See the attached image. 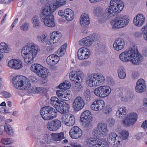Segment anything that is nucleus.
<instances>
[{
    "label": "nucleus",
    "mask_w": 147,
    "mask_h": 147,
    "mask_svg": "<svg viewBox=\"0 0 147 147\" xmlns=\"http://www.w3.org/2000/svg\"><path fill=\"white\" fill-rule=\"evenodd\" d=\"M110 6L105 10V13L103 14V9L100 7H96L94 8V13L97 16L100 17L102 22L105 20L108 19L114 15L115 13L120 12L123 9L124 4L121 0H111Z\"/></svg>",
    "instance_id": "1"
},
{
    "label": "nucleus",
    "mask_w": 147,
    "mask_h": 147,
    "mask_svg": "<svg viewBox=\"0 0 147 147\" xmlns=\"http://www.w3.org/2000/svg\"><path fill=\"white\" fill-rule=\"evenodd\" d=\"M119 58L123 62L131 61L133 64L136 65L140 63L143 59L142 56L138 53L136 46L133 45L121 53Z\"/></svg>",
    "instance_id": "2"
},
{
    "label": "nucleus",
    "mask_w": 147,
    "mask_h": 147,
    "mask_svg": "<svg viewBox=\"0 0 147 147\" xmlns=\"http://www.w3.org/2000/svg\"><path fill=\"white\" fill-rule=\"evenodd\" d=\"M38 49V46L33 42L28 43L24 46L21 54L24 62L28 64L33 63V59L37 55Z\"/></svg>",
    "instance_id": "3"
},
{
    "label": "nucleus",
    "mask_w": 147,
    "mask_h": 147,
    "mask_svg": "<svg viewBox=\"0 0 147 147\" xmlns=\"http://www.w3.org/2000/svg\"><path fill=\"white\" fill-rule=\"evenodd\" d=\"M52 10L50 5H45L42 7L40 11V17L43 20L44 24L49 27H53L55 26Z\"/></svg>",
    "instance_id": "4"
},
{
    "label": "nucleus",
    "mask_w": 147,
    "mask_h": 147,
    "mask_svg": "<svg viewBox=\"0 0 147 147\" xmlns=\"http://www.w3.org/2000/svg\"><path fill=\"white\" fill-rule=\"evenodd\" d=\"M58 87L59 88L63 89L64 90L60 89L56 92L58 97L62 100L68 101L69 100L71 96L70 92L67 90L70 87V84L68 81H65L63 83L60 84Z\"/></svg>",
    "instance_id": "5"
},
{
    "label": "nucleus",
    "mask_w": 147,
    "mask_h": 147,
    "mask_svg": "<svg viewBox=\"0 0 147 147\" xmlns=\"http://www.w3.org/2000/svg\"><path fill=\"white\" fill-rule=\"evenodd\" d=\"M14 86L19 89L26 90L30 86V82L25 76L19 75L16 76L12 79Z\"/></svg>",
    "instance_id": "6"
},
{
    "label": "nucleus",
    "mask_w": 147,
    "mask_h": 147,
    "mask_svg": "<svg viewBox=\"0 0 147 147\" xmlns=\"http://www.w3.org/2000/svg\"><path fill=\"white\" fill-rule=\"evenodd\" d=\"M105 77L100 74H94L89 75L87 79L86 83L88 86L92 87L99 86L105 82Z\"/></svg>",
    "instance_id": "7"
},
{
    "label": "nucleus",
    "mask_w": 147,
    "mask_h": 147,
    "mask_svg": "<svg viewBox=\"0 0 147 147\" xmlns=\"http://www.w3.org/2000/svg\"><path fill=\"white\" fill-rule=\"evenodd\" d=\"M129 22V18L127 16L120 15L113 19L111 24L113 29H117L125 27Z\"/></svg>",
    "instance_id": "8"
},
{
    "label": "nucleus",
    "mask_w": 147,
    "mask_h": 147,
    "mask_svg": "<svg viewBox=\"0 0 147 147\" xmlns=\"http://www.w3.org/2000/svg\"><path fill=\"white\" fill-rule=\"evenodd\" d=\"M56 111L54 108L48 106L41 108L40 114L43 119L49 120L56 117L57 116Z\"/></svg>",
    "instance_id": "9"
},
{
    "label": "nucleus",
    "mask_w": 147,
    "mask_h": 147,
    "mask_svg": "<svg viewBox=\"0 0 147 147\" xmlns=\"http://www.w3.org/2000/svg\"><path fill=\"white\" fill-rule=\"evenodd\" d=\"M93 131V134L96 137H99L106 135L109 132V129L105 123H99L97 124V127L94 128Z\"/></svg>",
    "instance_id": "10"
},
{
    "label": "nucleus",
    "mask_w": 147,
    "mask_h": 147,
    "mask_svg": "<svg viewBox=\"0 0 147 147\" xmlns=\"http://www.w3.org/2000/svg\"><path fill=\"white\" fill-rule=\"evenodd\" d=\"M137 115L134 113L127 115L122 121V123L125 127H130L133 126L136 122L137 120Z\"/></svg>",
    "instance_id": "11"
},
{
    "label": "nucleus",
    "mask_w": 147,
    "mask_h": 147,
    "mask_svg": "<svg viewBox=\"0 0 147 147\" xmlns=\"http://www.w3.org/2000/svg\"><path fill=\"white\" fill-rule=\"evenodd\" d=\"M94 92L97 96L100 98H105L111 92V89L109 86H104L95 88Z\"/></svg>",
    "instance_id": "12"
},
{
    "label": "nucleus",
    "mask_w": 147,
    "mask_h": 147,
    "mask_svg": "<svg viewBox=\"0 0 147 147\" xmlns=\"http://www.w3.org/2000/svg\"><path fill=\"white\" fill-rule=\"evenodd\" d=\"M80 119L85 127L88 128L91 126L93 118L89 111H84L81 114Z\"/></svg>",
    "instance_id": "13"
},
{
    "label": "nucleus",
    "mask_w": 147,
    "mask_h": 147,
    "mask_svg": "<svg viewBox=\"0 0 147 147\" xmlns=\"http://www.w3.org/2000/svg\"><path fill=\"white\" fill-rule=\"evenodd\" d=\"M107 140L111 145L118 146L122 142V139L120 136L115 132L110 133L107 137Z\"/></svg>",
    "instance_id": "14"
},
{
    "label": "nucleus",
    "mask_w": 147,
    "mask_h": 147,
    "mask_svg": "<svg viewBox=\"0 0 147 147\" xmlns=\"http://www.w3.org/2000/svg\"><path fill=\"white\" fill-rule=\"evenodd\" d=\"M82 73L80 71H72L69 74V77L70 80L75 85V87H78L80 86V81L82 79L81 78Z\"/></svg>",
    "instance_id": "15"
},
{
    "label": "nucleus",
    "mask_w": 147,
    "mask_h": 147,
    "mask_svg": "<svg viewBox=\"0 0 147 147\" xmlns=\"http://www.w3.org/2000/svg\"><path fill=\"white\" fill-rule=\"evenodd\" d=\"M95 35H90L81 39L79 41V44L82 46L90 47L92 45L95 40Z\"/></svg>",
    "instance_id": "16"
},
{
    "label": "nucleus",
    "mask_w": 147,
    "mask_h": 147,
    "mask_svg": "<svg viewBox=\"0 0 147 147\" xmlns=\"http://www.w3.org/2000/svg\"><path fill=\"white\" fill-rule=\"evenodd\" d=\"M50 136L46 134L37 140V142L33 147H45V144H49Z\"/></svg>",
    "instance_id": "17"
},
{
    "label": "nucleus",
    "mask_w": 147,
    "mask_h": 147,
    "mask_svg": "<svg viewBox=\"0 0 147 147\" xmlns=\"http://www.w3.org/2000/svg\"><path fill=\"white\" fill-rule=\"evenodd\" d=\"M90 55L89 50L85 47H82L79 49L77 53L78 58L81 60L88 58Z\"/></svg>",
    "instance_id": "18"
},
{
    "label": "nucleus",
    "mask_w": 147,
    "mask_h": 147,
    "mask_svg": "<svg viewBox=\"0 0 147 147\" xmlns=\"http://www.w3.org/2000/svg\"><path fill=\"white\" fill-rule=\"evenodd\" d=\"M69 134L71 138L73 139H78L82 136L83 132L78 126H74L70 129Z\"/></svg>",
    "instance_id": "19"
},
{
    "label": "nucleus",
    "mask_w": 147,
    "mask_h": 147,
    "mask_svg": "<svg viewBox=\"0 0 147 147\" xmlns=\"http://www.w3.org/2000/svg\"><path fill=\"white\" fill-rule=\"evenodd\" d=\"M85 105L83 99L80 96L77 97L73 103V107L75 111H79L83 108Z\"/></svg>",
    "instance_id": "20"
},
{
    "label": "nucleus",
    "mask_w": 147,
    "mask_h": 147,
    "mask_svg": "<svg viewBox=\"0 0 147 147\" xmlns=\"http://www.w3.org/2000/svg\"><path fill=\"white\" fill-rule=\"evenodd\" d=\"M105 105L104 101L100 99L94 100L91 105V108L92 110L98 111L102 110Z\"/></svg>",
    "instance_id": "21"
},
{
    "label": "nucleus",
    "mask_w": 147,
    "mask_h": 147,
    "mask_svg": "<svg viewBox=\"0 0 147 147\" xmlns=\"http://www.w3.org/2000/svg\"><path fill=\"white\" fill-rule=\"evenodd\" d=\"M51 35L50 39L47 41L48 44H52L57 42L61 36V33L57 31L53 32Z\"/></svg>",
    "instance_id": "22"
},
{
    "label": "nucleus",
    "mask_w": 147,
    "mask_h": 147,
    "mask_svg": "<svg viewBox=\"0 0 147 147\" xmlns=\"http://www.w3.org/2000/svg\"><path fill=\"white\" fill-rule=\"evenodd\" d=\"M146 88V85L145 81L142 79H139L135 87L136 91L139 93H141L145 91Z\"/></svg>",
    "instance_id": "23"
},
{
    "label": "nucleus",
    "mask_w": 147,
    "mask_h": 147,
    "mask_svg": "<svg viewBox=\"0 0 147 147\" xmlns=\"http://www.w3.org/2000/svg\"><path fill=\"white\" fill-rule=\"evenodd\" d=\"M145 22V16L142 14L139 13L135 17L133 20L134 25L138 27L142 26Z\"/></svg>",
    "instance_id": "24"
},
{
    "label": "nucleus",
    "mask_w": 147,
    "mask_h": 147,
    "mask_svg": "<svg viewBox=\"0 0 147 147\" xmlns=\"http://www.w3.org/2000/svg\"><path fill=\"white\" fill-rule=\"evenodd\" d=\"M125 45L124 40L121 38H117L113 44L114 49L116 51H120L124 48Z\"/></svg>",
    "instance_id": "25"
},
{
    "label": "nucleus",
    "mask_w": 147,
    "mask_h": 147,
    "mask_svg": "<svg viewBox=\"0 0 147 147\" xmlns=\"http://www.w3.org/2000/svg\"><path fill=\"white\" fill-rule=\"evenodd\" d=\"M7 65L11 68L18 69L21 67L22 63L20 60L12 59L8 61Z\"/></svg>",
    "instance_id": "26"
},
{
    "label": "nucleus",
    "mask_w": 147,
    "mask_h": 147,
    "mask_svg": "<svg viewBox=\"0 0 147 147\" xmlns=\"http://www.w3.org/2000/svg\"><path fill=\"white\" fill-rule=\"evenodd\" d=\"M59 60V57L57 55L52 54L50 55L47 57L46 61L48 65L53 66L58 63Z\"/></svg>",
    "instance_id": "27"
},
{
    "label": "nucleus",
    "mask_w": 147,
    "mask_h": 147,
    "mask_svg": "<svg viewBox=\"0 0 147 147\" xmlns=\"http://www.w3.org/2000/svg\"><path fill=\"white\" fill-rule=\"evenodd\" d=\"M61 105L58 108L57 111L59 112L61 114H65L68 113L70 109L69 105L67 103L62 101Z\"/></svg>",
    "instance_id": "28"
},
{
    "label": "nucleus",
    "mask_w": 147,
    "mask_h": 147,
    "mask_svg": "<svg viewBox=\"0 0 147 147\" xmlns=\"http://www.w3.org/2000/svg\"><path fill=\"white\" fill-rule=\"evenodd\" d=\"M90 21L88 15L86 13H83L81 16L80 23L82 27H86L90 24Z\"/></svg>",
    "instance_id": "29"
},
{
    "label": "nucleus",
    "mask_w": 147,
    "mask_h": 147,
    "mask_svg": "<svg viewBox=\"0 0 147 147\" xmlns=\"http://www.w3.org/2000/svg\"><path fill=\"white\" fill-rule=\"evenodd\" d=\"M63 16L67 21L72 20L74 18V13L73 11L70 9H66L64 10Z\"/></svg>",
    "instance_id": "30"
},
{
    "label": "nucleus",
    "mask_w": 147,
    "mask_h": 147,
    "mask_svg": "<svg viewBox=\"0 0 147 147\" xmlns=\"http://www.w3.org/2000/svg\"><path fill=\"white\" fill-rule=\"evenodd\" d=\"M127 113L126 108L122 107L118 108L116 113V115L120 119H122L124 117Z\"/></svg>",
    "instance_id": "31"
},
{
    "label": "nucleus",
    "mask_w": 147,
    "mask_h": 147,
    "mask_svg": "<svg viewBox=\"0 0 147 147\" xmlns=\"http://www.w3.org/2000/svg\"><path fill=\"white\" fill-rule=\"evenodd\" d=\"M51 135L52 140L54 141H60L65 138L64 133L63 132L52 133L51 134Z\"/></svg>",
    "instance_id": "32"
},
{
    "label": "nucleus",
    "mask_w": 147,
    "mask_h": 147,
    "mask_svg": "<svg viewBox=\"0 0 147 147\" xmlns=\"http://www.w3.org/2000/svg\"><path fill=\"white\" fill-rule=\"evenodd\" d=\"M62 102L56 97H52L51 99V103L56 109V110L58 109L59 107L60 106V105H61V103Z\"/></svg>",
    "instance_id": "33"
},
{
    "label": "nucleus",
    "mask_w": 147,
    "mask_h": 147,
    "mask_svg": "<svg viewBox=\"0 0 147 147\" xmlns=\"http://www.w3.org/2000/svg\"><path fill=\"white\" fill-rule=\"evenodd\" d=\"M66 3V2L64 0H54L52 1L53 7L56 9L61 6L64 5Z\"/></svg>",
    "instance_id": "34"
},
{
    "label": "nucleus",
    "mask_w": 147,
    "mask_h": 147,
    "mask_svg": "<svg viewBox=\"0 0 147 147\" xmlns=\"http://www.w3.org/2000/svg\"><path fill=\"white\" fill-rule=\"evenodd\" d=\"M117 73L118 77L120 79H124L126 77L125 70L123 66H120L119 67Z\"/></svg>",
    "instance_id": "35"
},
{
    "label": "nucleus",
    "mask_w": 147,
    "mask_h": 147,
    "mask_svg": "<svg viewBox=\"0 0 147 147\" xmlns=\"http://www.w3.org/2000/svg\"><path fill=\"white\" fill-rule=\"evenodd\" d=\"M33 24V27L34 28H38L40 27V23L38 17L35 16L33 17L31 20Z\"/></svg>",
    "instance_id": "36"
},
{
    "label": "nucleus",
    "mask_w": 147,
    "mask_h": 147,
    "mask_svg": "<svg viewBox=\"0 0 147 147\" xmlns=\"http://www.w3.org/2000/svg\"><path fill=\"white\" fill-rule=\"evenodd\" d=\"M11 51V49L4 42H2L0 44V51L2 53H7Z\"/></svg>",
    "instance_id": "37"
},
{
    "label": "nucleus",
    "mask_w": 147,
    "mask_h": 147,
    "mask_svg": "<svg viewBox=\"0 0 147 147\" xmlns=\"http://www.w3.org/2000/svg\"><path fill=\"white\" fill-rule=\"evenodd\" d=\"M41 68H43V66L39 64H34L32 65L30 67L31 70L33 72L35 73L37 75L39 72Z\"/></svg>",
    "instance_id": "38"
},
{
    "label": "nucleus",
    "mask_w": 147,
    "mask_h": 147,
    "mask_svg": "<svg viewBox=\"0 0 147 147\" xmlns=\"http://www.w3.org/2000/svg\"><path fill=\"white\" fill-rule=\"evenodd\" d=\"M66 47L67 44H65L57 51L56 53L57 54V55L59 57H61L64 54L65 52Z\"/></svg>",
    "instance_id": "39"
},
{
    "label": "nucleus",
    "mask_w": 147,
    "mask_h": 147,
    "mask_svg": "<svg viewBox=\"0 0 147 147\" xmlns=\"http://www.w3.org/2000/svg\"><path fill=\"white\" fill-rule=\"evenodd\" d=\"M96 147H109V144L106 140L103 139H98Z\"/></svg>",
    "instance_id": "40"
},
{
    "label": "nucleus",
    "mask_w": 147,
    "mask_h": 147,
    "mask_svg": "<svg viewBox=\"0 0 147 147\" xmlns=\"http://www.w3.org/2000/svg\"><path fill=\"white\" fill-rule=\"evenodd\" d=\"M4 129L7 134L9 135L12 136L13 134V129L10 125L7 123H5L4 125Z\"/></svg>",
    "instance_id": "41"
},
{
    "label": "nucleus",
    "mask_w": 147,
    "mask_h": 147,
    "mask_svg": "<svg viewBox=\"0 0 147 147\" xmlns=\"http://www.w3.org/2000/svg\"><path fill=\"white\" fill-rule=\"evenodd\" d=\"M48 74V70L46 68L43 67V68H41L39 72H38L37 75L40 77L44 78L47 77Z\"/></svg>",
    "instance_id": "42"
},
{
    "label": "nucleus",
    "mask_w": 147,
    "mask_h": 147,
    "mask_svg": "<svg viewBox=\"0 0 147 147\" xmlns=\"http://www.w3.org/2000/svg\"><path fill=\"white\" fill-rule=\"evenodd\" d=\"M121 136H120L122 139V142L123 140H126L129 136L128 131L126 130H123L120 132Z\"/></svg>",
    "instance_id": "43"
},
{
    "label": "nucleus",
    "mask_w": 147,
    "mask_h": 147,
    "mask_svg": "<svg viewBox=\"0 0 147 147\" xmlns=\"http://www.w3.org/2000/svg\"><path fill=\"white\" fill-rule=\"evenodd\" d=\"M37 39L39 41L41 42H47V40L49 39L47 36L45 34L39 35L37 37Z\"/></svg>",
    "instance_id": "44"
},
{
    "label": "nucleus",
    "mask_w": 147,
    "mask_h": 147,
    "mask_svg": "<svg viewBox=\"0 0 147 147\" xmlns=\"http://www.w3.org/2000/svg\"><path fill=\"white\" fill-rule=\"evenodd\" d=\"M53 124L54 125L56 130L58 129L61 126V121L58 119H55L51 121Z\"/></svg>",
    "instance_id": "45"
},
{
    "label": "nucleus",
    "mask_w": 147,
    "mask_h": 147,
    "mask_svg": "<svg viewBox=\"0 0 147 147\" xmlns=\"http://www.w3.org/2000/svg\"><path fill=\"white\" fill-rule=\"evenodd\" d=\"M71 114H68L63 115L61 117V120L63 123L67 125L69 119L71 117Z\"/></svg>",
    "instance_id": "46"
},
{
    "label": "nucleus",
    "mask_w": 147,
    "mask_h": 147,
    "mask_svg": "<svg viewBox=\"0 0 147 147\" xmlns=\"http://www.w3.org/2000/svg\"><path fill=\"white\" fill-rule=\"evenodd\" d=\"M71 117L69 119L67 125L69 126H73L75 123V119L74 115L72 114H71Z\"/></svg>",
    "instance_id": "47"
},
{
    "label": "nucleus",
    "mask_w": 147,
    "mask_h": 147,
    "mask_svg": "<svg viewBox=\"0 0 147 147\" xmlns=\"http://www.w3.org/2000/svg\"><path fill=\"white\" fill-rule=\"evenodd\" d=\"M46 126L47 128L50 131H57L51 121L48 123L47 124Z\"/></svg>",
    "instance_id": "48"
},
{
    "label": "nucleus",
    "mask_w": 147,
    "mask_h": 147,
    "mask_svg": "<svg viewBox=\"0 0 147 147\" xmlns=\"http://www.w3.org/2000/svg\"><path fill=\"white\" fill-rule=\"evenodd\" d=\"M30 28L29 24L26 22H25L20 26V29L24 31H28Z\"/></svg>",
    "instance_id": "49"
},
{
    "label": "nucleus",
    "mask_w": 147,
    "mask_h": 147,
    "mask_svg": "<svg viewBox=\"0 0 147 147\" xmlns=\"http://www.w3.org/2000/svg\"><path fill=\"white\" fill-rule=\"evenodd\" d=\"M11 139L10 138H3L1 139V142L4 144H9L12 142Z\"/></svg>",
    "instance_id": "50"
},
{
    "label": "nucleus",
    "mask_w": 147,
    "mask_h": 147,
    "mask_svg": "<svg viewBox=\"0 0 147 147\" xmlns=\"http://www.w3.org/2000/svg\"><path fill=\"white\" fill-rule=\"evenodd\" d=\"M108 125L109 127H112L113 126L115 123V119L112 118H109L107 120Z\"/></svg>",
    "instance_id": "51"
},
{
    "label": "nucleus",
    "mask_w": 147,
    "mask_h": 147,
    "mask_svg": "<svg viewBox=\"0 0 147 147\" xmlns=\"http://www.w3.org/2000/svg\"><path fill=\"white\" fill-rule=\"evenodd\" d=\"M112 111V108L109 105H108L106 106L104 110V112L105 114L108 115Z\"/></svg>",
    "instance_id": "52"
},
{
    "label": "nucleus",
    "mask_w": 147,
    "mask_h": 147,
    "mask_svg": "<svg viewBox=\"0 0 147 147\" xmlns=\"http://www.w3.org/2000/svg\"><path fill=\"white\" fill-rule=\"evenodd\" d=\"M84 96L86 100H89L90 99L91 95L89 90L87 89L85 92Z\"/></svg>",
    "instance_id": "53"
},
{
    "label": "nucleus",
    "mask_w": 147,
    "mask_h": 147,
    "mask_svg": "<svg viewBox=\"0 0 147 147\" xmlns=\"http://www.w3.org/2000/svg\"><path fill=\"white\" fill-rule=\"evenodd\" d=\"M29 79L30 81L33 83H35L37 81V79L36 76H30Z\"/></svg>",
    "instance_id": "54"
},
{
    "label": "nucleus",
    "mask_w": 147,
    "mask_h": 147,
    "mask_svg": "<svg viewBox=\"0 0 147 147\" xmlns=\"http://www.w3.org/2000/svg\"><path fill=\"white\" fill-rule=\"evenodd\" d=\"M34 90H32L33 92L36 93H40L43 92L42 88L40 87H34L33 89Z\"/></svg>",
    "instance_id": "55"
},
{
    "label": "nucleus",
    "mask_w": 147,
    "mask_h": 147,
    "mask_svg": "<svg viewBox=\"0 0 147 147\" xmlns=\"http://www.w3.org/2000/svg\"><path fill=\"white\" fill-rule=\"evenodd\" d=\"M107 81L108 84L110 86H113L114 84V81L111 77L108 78Z\"/></svg>",
    "instance_id": "56"
},
{
    "label": "nucleus",
    "mask_w": 147,
    "mask_h": 147,
    "mask_svg": "<svg viewBox=\"0 0 147 147\" xmlns=\"http://www.w3.org/2000/svg\"><path fill=\"white\" fill-rule=\"evenodd\" d=\"M3 94L4 97L6 98H9L11 96V94L7 92H4Z\"/></svg>",
    "instance_id": "57"
},
{
    "label": "nucleus",
    "mask_w": 147,
    "mask_h": 147,
    "mask_svg": "<svg viewBox=\"0 0 147 147\" xmlns=\"http://www.w3.org/2000/svg\"><path fill=\"white\" fill-rule=\"evenodd\" d=\"M14 0H0V3H5L8 4Z\"/></svg>",
    "instance_id": "58"
},
{
    "label": "nucleus",
    "mask_w": 147,
    "mask_h": 147,
    "mask_svg": "<svg viewBox=\"0 0 147 147\" xmlns=\"http://www.w3.org/2000/svg\"><path fill=\"white\" fill-rule=\"evenodd\" d=\"M141 127L144 129H147V120L143 122Z\"/></svg>",
    "instance_id": "59"
},
{
    "label": "nucleus",
    "mask_w": 147,
    "mask_h": 147,
    "mask_svg": "<svg viewBox=\"0 0 147 147\" xmlns=\"http://www.w3.org/2000/svg\"><path fill=\"white\" fill-rule=\"evenodd\" d=\"M103 0H89L90 2L92 3H96L100 2Z\"/></svg>",
    "instance_id": "60"
},
{
    "label": "nucleus",
    "mask_w": 147,
    "mask_h": 147,
    "mask_svg": "<svg viewBox=\"0 0 147 147\" xmlns=\"http://www.w3.org/2000/svg\"><path fill=\"white\" fill-rule=\"evenodd\" d=\"M141 33L139 32H136L134 33V35L136 37H138L141 35Z\"/></svg>",
    "instance_id": "61"
},
{
    "label": "nucleus",
    "mask_w": 147,
    "mask_h": 147,
    "mask_svg": "<svg viewBox=\"0 0 147 147\" xmlns=\"http://www.w3.org/2000/svg\"><path fill=\"white\" fill-rule=\"evenodd\" d=\"M139 76V74L137 73H134L132 74V77L135 79L137 78Z\"/></svg>",
    "instance_id": "62"
},
{
    "label": "nucleus",
    "mask_w": 147,
    "mask_h": 147,
    "mask_svg": "<svg viewBox=\"0 0 147 147\" xmlns=\"http://www.w3.org/2000/svg\"><path fill=\"white\" fill-rule=\"evenodd\" d=\"M89 61H85L82 63V65L84 66H87L89 65Z\"/></svg>",
    "instance_id": "63"
},
{
    "label": "nucleus",
    "mask_w": 147,
    "mask_h": 147,
    "mask_svg": "<svg viewBox=\"0 0 147 147\" xmlns=\"http://www.w3.org/2000/svg\"><path fill=\"white\" fill-rule=\"evenodd\" d=\"M143 55L145 56H147V47L143 51Z\"/></svg>",
    "instance_id": "64"
}]
</instances>
